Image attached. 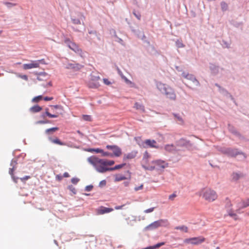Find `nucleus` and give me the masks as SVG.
Instances as JSON below:
<instances>
[{
	"mask_svg": "<svg viewBox=\"0 0 249 249\" xmlns=\"http://www.w3.org/2000/svg\"><path fill=\"white\" fill-rule=\"evenodd\" d=\"M127 178H129V179L130 178V175L129 176V178H126L125 177H124V176H123L122 175H116L115 176V181H121V180H124V179H127Z\"/></svg>",
	"mask_w": 249,
	"mask_h": 249,
	"instance_id": "22",
	"label": "nucleus"
},
{
	"mask_svg": "<svg viewBox=\"0 0 249 249\" xmlns=\"http://www.w3.org/2000/svg\"><path fill=\"white\" fill-rule=\"evenodd\" d=\"M99 86V84H95L94 87L97 88Z\"/></svg>",
	"mask_w": 249,
	"mask_h": 249,
	"instance_id": "61",
	"label": "nucleus"
},
{
	"mask_svg": "<svg viewBox=\"0 0 249 249\" xmlns=\"http://www.w3.org/2000/svg\"><path fill=\"white\" fill-rule=\"evenodd\" d=\"M144 143L146 146L152 148H157L158 146L156 145L157 142L156 141L152 140H146L144 142Z\"/></svg>",
	"mask_w": 249,
	"mask_h": 249,
	"instance_id": "17",
	"label": "nucleus"
},
{
	"mask_svg": "<svg viewBox=\"0 0 249 249\" xmlns=\"http://www.w3.org/2000/svg\"><path fill=\"white\" fill-rule=\"evenodd\" d=\"M176 44L178 48H182L184 46L183 43L178 40L176 42Z\"/></svg>",
	"mask_w": 249,
	"mask_h": 249,
	"instance_id": "38",
	"label": "nucleus"
},
{
	"mask_svg": "<svg viewBox=\"0 0 249 249\" xmlns=\"http://www.w3.org/2000/svg\"><path fill=\"white\" fill-rule=\"evenodd\" d=\"M134 107L137 110H139L142 112L145 111L144 107L142 104H140L138 102H136L134 104Z\"/></svg>",
	"mask_w": 249,
	"mask_h": 249,
	"instance_id": "20",
	"label": "nucleus"
},
{
	"mask_svg": "<svg viewBox=\"0 0 249 249\" xmlns=\"http://www.w3.org/2000/svg\"><path fill=\"white\" fill-rule=\"evenodd\" d=\"M40 61L41 60L31 61L30 63L24 64L23 65V68L24 70H28L33 68H38L39 66V63Z\"/></svg>",
	"mask_w": 249,
	"mask_h": 249,
	"instance_id": "10",
	"label": "nucleus"
},
{
	"mask_svg": "<svg viewBox=\"0 0 249 249\" xmlns=\"http://www.w3.org/2000/svg\"><path fill=\"white\" fill-rule=\"evenodd\" d=\"M30 178H31L30 176H25V177H24L23 178H20V179L22 181H24L25 180H27L29 179Z\"/></svg>",
	"mask_w": 249,
	"mask_h": 249,
	"instance_id": "43",
	"label": "nucleus"
},
{
	"mask_svg": "<svg viewBox=\"0 0 249 249\" xmlns=\"http://www.w3.org/2000/svg\"><path fill=\"white\" fill-rule=\"evenodd\" d=\"M49 140L50 141H51L52 143L58 144L60 145H65V143L61 142L58 138H55V139H53L52 137H49Z\"/></svg>",
	"mask_w": 249,
	"mask_h": 249,
	"instance_id": "19",
	"label": "nucleus"
},
{
	"mask_svg": "<svg viewBox=\"0 0 249 249\" xmlns=\"http://www.w3.org/2000/svg\"><path fill=\"white\" fill-rule=\"evenodd\" d=\"M143 185L142 184L141 185H140L139 186H138V187H135L134 188V190L135 191H138L139 190H142L143 189Z\"/></svg>",
	"mask_w": 249,
	"mask_h": 249,
	"instance_id": "41",
	"label": "nucleus"
},
{
	"mask_svg": "<svg viewBox=\"0 0 249 249\" xmlns=\"http://www.w3.org/2000/svg\"><path fill=\"white\" fill-rule=\"evenodd\" d=\"M106 185V181L105 180H102L99 183V186L102 187Z\"/></svg>",
	"mask_w": 249,
	"mask_h": 249,
	"instance_id": "45",
	"label": "nucleus"
},
{
	"mask_svg": "<svg viewBox=\"0 0 249 249\" xmlns=\"http://www.w3.org/2000/svg\"><path fill=\"white\" fill-rule=\"evenodd\" d=\"M103 81L104 83L107 85H109L111 84L110 82L107 79H103Z\"/></svg>",
	"mask_w": 249,
	"mask_h": 249,
	"instance_id": "47",
	"label": "nucleus"
},
{
	"mask_svg": "<svg viewBox=\"0 0 249 249\" xmlns=\"http://www.w3.org/2000/svg\"><path fill=\"white\" fill-rule=\"evenodd\" d=\"M200 196L209 202L215 200L218 197L216 192L210 188L202 189L200 192Z\"/></svg>",
	"mask_w": 249,
	"mask_h": 249,
	"instance_id": "3",
	"label": "nucleus"
},
{
	"mask_svg": "<svg viewBox=\"0 0 249 249\" xmlns=\"http://www.w3.org/2000/svg\"><path fill=\"white\" fill-rule=\"evenodd\" d=\"M176 230H179L184 232H188V228L187 226L183 225L181 226H177L175 228Z\"/></svg>",
	"mask_w": 249,
	"mask_h": 249,
	"instance_id": "24",
	"label": "nucleus"
},
{
	"mask_svg": "<svg viewBox=\"0 0 249 249\" xmlns=\"http://www.w3.org/2000/svg\"><path fill=\"white\" fill-rule=\"evenodd\" d=\"M48 123L47 121H38L36 123L37 124H46V123Z\"/></svg>",
	"mask_w": 249,
	"mask_h": 249,
	"instance_id": "54",
	"label": "nucleus"
},
{
	"mask_svg": "<svg viewBox=\"0 0 249 249\" xmlns=\"http://www.w3.org/2000/svg\"><path fill=\"white\" fill-rule=\"evenodd\" d=\"M88 161L98 172L105 173L109 171V168L106 166V160L99 159L96 156H91L88 159Z\"/></svg>",
	"mask_w": 249,
	"mask_h": 249,
	"instance_id": "1",
	"label": "nucleus"
},
{
	"mask_svg": "<svg viewBox=\"0 0 249 249\" xmlns=\"http://www.w3.org/2000/svg\"><path fill=\"white\" fill-rule=\"evenodd\" d=\"M106 166H111L114 164V161L106 160Z\"/></svg>",
	"mask_w": 249,
	"mask_h": 249,
	"instance_id": "35",
	"label": "nucleus"
},
{
	"mask_svg": "<svg viewBox=\"0 0 249 249\" xmlns=\"http://www.w3.org/2000/svg\"><path fill=\"white\" fill-rule=\"evenodd\" d=\"M82 118L84 120L86 121H91L92 118L91 116L88 115H83L82 116Z\"/></svg>",
	"mask_w": 249,
	"mask_h": 249,
	"instance_id": "31",
	"label": "nucleus"
},
{
	"mask_svg": "<svg viewBox=\"0 0 249 249\" xmlns=\"http://www.w3.org/2000/svg\"><path fill=\"white\" fill-rule=\"evenodd\" d=\"M164 244H165L164 242H160V243H158L154 246L142 248V249H156L159 248L160 247L164 245Z\"/></svg>",
	"mask_w": 249,
	"mask_h": 249,
	"instance_id": "21",
	"label": "nucleus"
},
{
	"mask_svg": "<svg viewBox=\"0 0 249 249\" xmlns=\"http://www.w3.org/2000/svg\"><path fill=\"white\" fill-rule=\"evenodd\" d=\"M234 204L236 206V209L234 210L235 213H240V211L241 209L245 208V205H244L243 200L238 197L236 198L234 201Z\"/></svg>",
	"mask_w": 249,
	"mask_h": 249,
	"instance_id": "9",
	"label": "nucleus"
},
{
	"mask_svg": "<svg viewBox=\"0 0 249 249\" xmlns=\"http://www.w3.org/2000/svg\"><path fill=\"white\" fill-rule=\"evenodd\" d=\"M42 110V107L38 105H36L30 108V110L34 113L39 112Z\"/></svg>",
	"mask_w": 249,
	"mask_h": 249,
	"instance_id": "23",
	"label": "nucleus"
},
{
	"mask_svg": "<svg viewBox=\"0 0 249 249\" xmlns=\"http://www.w3.org/2000/svg\"><path fill=\"white\" fill-rule=\"evenodd\" d=\"M125 165V163H123L121 164L117 165H115L113 167L109 168V171H113V170H118V169H120L123 168Z\"/></svg>",
	"mask_w": 249,
	"mask_h": 249,
	"instance_id": "25",
	"label": "nucleus"
},
{
	"mask_svg": "<svg viewBox=\"0 0 249 249\" xmlns=\"http://www.w3.org/2000/svg\"><path fill=\"white\" fill-rule=\"evenodd\" d=\"M2 31H0V35L1 34Z\"/></svg>",
	"mask_w": 249,
	"mask_h": 249,
	"instance_id": "64",
	"label": "nucleus"
},
{
	"mask_svg": "<svg viewBox=\"0 0 249 249\" xmlns=\"http://www.w3.org/2000/svg\"><path fill=\"white\" fill-rule=\"evenodd\" d=\"M124 206V205H121V206H116V207H115V209L116 210H120V209H122Z\"/></svg>",
	"mask_w": 249,
	"mask_h": 249,
	"instance_id": "52",
	"label": "nucleus"
},
{
	"mask_svg": "<svg viewBox=\"0 0 249 249\" xmlns=\"http://www.w3.org/2000/svg\"><path fill=\"white\" fill-rule=\"evenodd\" d=\"M93 188V186H91V185H89V186H87L86 187V190L87 191H90L91 190V189H92Z\"/></svg>",
	"mask_w": 249,
	"mask_h": 249,
	"instance_id": "49",
	"label": "nucleus"
},
{
	"mask_svg": "<svg viewBox=\"0 0 249 249\" xmlns=\"http://www.w3.org/2000/svg\"><path fill=\"white\" fill-rule=\"evenodd\" d=\"M174 116L177 119L178 121L180 122V124H182L183 123V119L181 117L178 116L177 115H174Z\"/></svg>",
	"mask_w": 249,
	"mask_h": 249,
	"instance_id": "40",
	"label": "nucleus"
},
{
	"mask_svg": "<svg viewBox=\"0 0 249 249\" xmlns=\"http://www.w3.org/2000/svg\"><path fill=\"white\" fill-rule=\"evenodd\" d=\"M205 238L202 236H199L196 237H193L185 239L184 242L186 244H190L192 245H199L204 242Z\"/></svg>",
	"mask_w": 249,
	"mask_h": 249,
	"instance_id": "7",
	"label": "nucleus"
},
{
	"mask_svg": "<svg viewBox=\"0 0 249 249\" xmlns=\"http://www.w3.org/2000/svg\"><path fill=\"white\" fill-rule=\"evenodd\" d=\"M177 195L175 193L169 196L168 199L170 201H174L175 198L177 197Z\"/></svg>",
	"mask_w": 249,
	"mask_h": 249,
	"instance_id": "34",
	"label": "nucleus"
},
{
	"mask_svg": "<svg viewBox=\"0 0 249 249\" xmlns=\"http://www.w3.org/2000/svg\"><path fill=\"white\" fill-rule=\"evenodd\" d=\"M225 207L226 209L228 215L232 218L234 220H239V217L235 213L234 210L232 208V204L229 198H226L225 200Z\"/></svg>",
	"mask_w": 249,
	"mask_h": 249,
	"instance_id": "5",
	"label": "nucleus"
},
{
	"mask_svg": "<svg viewBox=\"0 0 249 249\" xmlns=\"http://www.w3.org/2000/svg\"><path fill=\"white\" fill-rule=\"evenodd\" d=\"M69 176H70V175H69V173L67 172H65L64 173L63 177L68 178V177H69Z\"/></svg>",
	"mask_w": 249,
	"mask_h": 249,
	"instance_id": "53",
	"label": "nucleus"
},
{
	"mask_svg": "<svg viewBox=\"0 0 249 249\" xmlns=\"http://www.w3.org/2000/svg\"><path fill=\"white\" fill-rule=\"evenodd\" d=\"M154 209H155L154 207L150 208H149L148 209L144 210V212L145 213H150L152 212L154 210Z\"/></svg>",
	"mask_w": 249,
	"mask_h": 249,
	"instance_id": "42",
	"label": "nucleus"
},
{
	"mask_svg": "<svg viewBox=\"0 0 249 249\" xmlns=\"http://www.w3.org/2000/svg\"><path fill=\"white\" fill-rule=\"evenodd\" d=\"M106 148L107 149L111 150L113 151V156L116 157H120L122 155V151L121 148L117 145H107Z\"/></svg>",
	"mask_w": 249,
	"mask_h": 249,
	"instance_id": "8",
	"label": "nucleus"
},
{
	"mask_svg": "<svg viewBox=\"0 0 249 249\" xmlns=\"http://www.w3.org/2000/svg\"><path fill=\"white\" fill-rule=\"evenodd\" d=\"M63 178V176H62L61 175H58L56 176V178L59 180V181H60L62 180Z\"/></svg>",
	"mask_w": 249,
	"mask_h": 249,
	"instance_id": "50",
	"label": "nucleus"
},
{
	"mask_svg": "<svg viewBox=\"0 0 249 249\" xmlns=\"http://www.w3.org/2000/svg\"><path fill=\"white\" fill-rule=\"evenodd\" d=\"M48 85L50 86H52V84L50 82L48 83Z\"/></svg>",
	"mask_w": 249,
	"mask_h": 249,
	"instance_id": "62",
	"label": "nucleus"
},
{
	"mask_svg": "<svg viewBox=\"0 0 249 249\" xmlns=\"http://www.w3.org/2000/svg\"><path fill=\"white\" fill-rule=\"evenodd\" d=\"M152 165H144V169L150 171L154 169L162 171L168 166V163L161 160H153L152 161Z\"/></svg>",
	"mask_w": 249,
	"mask_h": 249,
	"instance_id": "4",
	"label": "nucleus"
},
{
	"mask_svg": "<svg viewBox=\"0 0 249 249\" xmlns=\"http://www.w3.org/2000/svg\"><path fill=\"white\" fill-rule=\"evenodd\" d=\"M42 99V96L41 95H39V96L34 97L32 101L34 102H39V101H40Z\"/></svg>",
	"mask_w": 249,
	"mask_h": 249,
	"instance_id": "33",
	"label": "nucleus"
},
{
	"mask_svg": "<svg viewBox=\"0 0 249 249\" xmlns=\"http://www.w3.org/2000/svg\"><path fill=\"white\" fill-rule=\"evenodd\" d=\"M224 153L231 157H235L237 155L240 154V152L237 150V149L230 148L226 149Z\"/></svg>",
	"mask_w": 249,
	"mask_h": 249,
	"instance_id": "13",
	"label": "nucleus"
},
{
	"mask_svg": "<svg viewBox=\"0 0 249 249\" xmlns=\"http://www.w3.org/2000/svg\"><path fill=\"white\" fill-rule=\"evenodd\" d=\"M65 42L66 43L68 44H68H69L70 43H71V42H70V40H69V39H65Z\"/></svg>",
	"mask_w": 249,
	"mask_h": 249,
	"instance_id": "57",
	"label": "nucleus"
},
{
	"mask_svg": "<svg viewBox=\"0 0 249 249\" xmlns=\"http://www.w3.org/2000/svg\"><path fill=\"white\" fill-rule=\"evenodd\" d=\"M58 127H52L49 129H47L45 130V133L47 134H50L54 132L55 131L58 130Z\"/></svg>",
	"mask_w": 249,
	"mask_h": 249,
	"instance_id": "26",
	"label": "nucleus"
},
{
	"mask_svg": "<svg viewBox=\"0 0 249 249\" xmlns=\"http://www.w3.org/2000/svg\"><path fill=\"white\" fill-rule=\"evenodd\" d=\"M5 4L6 5H7L8 6H10L11 5H13V4H12L11 3H9V2H6Z\"/></svg>",
	"mask_w": 249,
	"mask_h": 249,
	"instance_id": "58",
	"label": "nucleus"
},
{
	"mask_svg": "<svg viewBox=\"0 0 249 249\" xmlns=\"http://www.w3.org/2000/svg\"><path fill=\"white\" fill-rule=\"evenodd\" d=\"M44 100L46 101H51L53 99V97H44Z\"/></svg>",
	"mask_w": 249,
	"mask_h": 249,
	"instance_id": "48",
	"label": "nucleus"
},
{
	"mask_svg": "<svg viewBox=\"0 0 249 249\" xmlns=\"http://www.w3.org/2000/svg\"><path fill=\"white\" fill-rule=\"evenodd\" d=\"M137 153V152L136 151H131L130 153L124 154V155L123 159L124 160L133 159L136 157Z\"/></svg>",
	"mask_w": 249,
	"mask_h": 249,
	"instance_id": "16",
	"label": "nucleus"
},
{
	"mask_svg": "<svg viewBox=\"0 0 249 249\" xmlns=\"http://www.w3.org/2000/svg\"><path fill=\"white\" fill-rule=\"evenodd\" d=\"M243 202L244 205H245V208L249 206V198L245 200H243Z\"/></svg>",
	"mask_w": 249,
	"mask_h": 249,
	"instance_id": "37",
	"label": "nucleus"
},
{
	"mask_svg": "<svg viewBox=\"0 0 249 249\" xmlns=\"http://www.w3.org/2000/svg\"><path fill=\"white\" fill-rule=\"evenodd\" d=\"M216 249H220L219 247H217Z\"/></svg>",
	"mask_w": 249,
	"mask_h": 249,
	"instance_id": "63",
	"label": "nucleus"
},
{
	"mask_svg": "<svg viewBox=\"0 0 249 249\" xmlns=\"http://www.w3.org/2000/svg\"><path fill=\"white\" fill-rule=\"evenodd\" d=\"M103 156L104 157H112L113 154L108 152H105L103 150V152L101 153Z\"/></svg>",
	"mask_w": 249,
	"mask_h": 249,
	"instance_id": "32",
	"label": "nucleus"
},
{
	"mask_svg": "<svg viewBox=\"0 0 249 249\" xmlns=\"http://www.w3.org/2000/svg\"><path fill=\"white\" fill-rule=\"evenodd\" d=\"M134 14L138 19H139V20L140 19V18H141L140 15H137L136 13H134Z\"/></svg>",
	"mask_w": 249,
	"mask_h": 249,
	"instance_id": "56",
	"label": "nucleus"
},
{
	"mask_svg": "<svg viewBox=\"0 0 249 249\" xmlns=\"http://www.w3.org/2000/svg\"><path fill=\"white\" fill-rule=\"evenodd\" d=\"M83 66L78 63H68L66 65V69L72 70L73 71H77L80 70L82 68H83Z\"/></svg>",
	"mask_w": 249,
	"mask_h": 249,
	"instance_id": "11",
	"label": "nucleus"
},
{
	"mask_svg": "<svg viewBox=\"0 0 249 249\" xmlns=\"http://www.w3.org/2000/svg\"><path fill=\"white\" fill-rule=\"evenodd\" d=\"M68 47L72 51L75 52V53L81 54L82 53V50L79 48L78 46L76 45L75 43L71 42L68 44Z\"/></svg>",
	"mask_w": 249,
	"mask_h": 249,
	"instance_id": "15",
	"label": "nucleus"
},
{
	"mask_svg": "<svg viewBox=\"0 0 249 249\" xmlns=\"http://www.w3.org/2000/svg\"><path fill=\"white\" fill-rule=\"evenodd\" d=\"M88 152H95L96 153H101L103 152V150L100 148H90L88 150Z\"/></svg>",
	"mask_w": 249,
	"mask_h": 249,
	"instance_id": "27",
	"label": "nucleus"
},
{
	"mask_svg": "<svg viewBox=\"0 0 249 249\" xmlns=\"http://www.w3.org/2000/svg\"><path fill=\"white\" fill-rule=\"evenodd\" d=\"M15 170V168L14 167H13L12 168H10L9 169V173L11 175V176H12L14 181L15 182H17V179H18V178H15L14 176V171Z\"/></svg>",
	"mask_w": 249,
	"mask_h": 249,
	"instance_id": "29",
	"label": "nucleus"
},
{
	"mask_svg": "<svg viewBox=\"0 0 249 249\" xmlns=\"http://www.w3.org/2000/svg\"><path fill=\"white\" fill-rule=\"evenodd\" d=\"M71 191L73 193H75V189L74 188H72V189H71Z\"/></svg>",
	"mask_w": 249,
	"mask_h": 249,
	"instance_id": "59",
	"label": "nucleus"
},
{
	"mask_svg": "<svg viewBox=\"0 0 249 249\" xmlns=\"http://www.w3.org/2000/svg\"><path fill=\"white\" fill-rule=\"evenodd\" d=\"M45 113L50 118H56L58 116L57 114H52L49 113V109L47 108L45 109Z\"/></svg>",
	"mask_w": 249,
	"mask_h": 249,
	"instance_id": "28",
	"label": "nucleus"
},
{
	"mask_svg": "<svg viewBox=\"0 0 249 249\" xmlns=\"http://www.w3.org/2000/svg\"><path fill=\"white\" fill-rule=\"evenodd\" d=\"M79 181V179L77 178H72L71 181L73 184H76Z\"/></svg>",
	"mask_w": 249,
	"mask_h": 249,
	"instance_id": "44",
	"label": "nucleus"
},
{
	"mask_svg": "<svg viewBox=\"0 0 249 249\" xmlns=\"http://www.w3.org/2000/svg\"><path fill=\"white\" fill-rule=\"evenodd\" d=\"M150 158V155L147 152H145L144 154L143 157L142 159H144V160H146V159H149Z\"/></svg>",
	"mask_w": 249,
	"mask_h": 249,
	"instance_id": "46",
	"label": "nucleus"
},
{
	"mask_svg": "<svg viewBox=\"0 0 249 249\" xmlns=\"http://www.w3.org/2000/svg\"><path fill=\"white\" fill-rule=\"evenodd\" d=\"M77 132L80 135H83V134L79 130H77Z\"/></svg>",
	"mask_w": 249,
	"mask_h": 249,
	"instance_id": "60",
	"label": "nucleus"
},
{
	"mask_svg": "<svg viewBox=\"0 0 249 249\" xmlns=\"http://www.w3.org/2000/svg\"><path fill=\"white\" fill-rule=\"evenodd\" d=\"M148 159H146V160H144V159H142V166L143 168H144V165H149V164H148Z\"/></svg>",
	"mask_w": 249,
	"mask_h": 249,
	"instance_id": "36",
	"label": "nucleus"
},
{
	"mask_svg": "<svg viewBox=\"0 0 249 249\" xmlns=\"http://www.w3.org/2000/svg\"><path fill=\"white\" fill-rule=\"evenodd\" d=\"M182 76L186 79H187L188 80H190L192 81L195 85L197 86L199 85V82L195 78L194 76L192 74H190L189 73H187L186 72H183L182 73Z\"/></svg>",
	"mask_w": 249,
	"mask_h": 249,
	"instance_id": "12",
	"label": "nucleus"
},
{
	"mask_svg": "<svg viewBox=\"0 0 249 249\" xmlns=\"http://www.w3.org/2000/svg\"><path fill=\"white\" fill-rule=\"evenodd\" d=\"M21 78L25 80H28V77L27 75H24L23 76H21Z\"/></svg>",
	"mask_w": 249,
	"mask_h": 249,
	"instance_id": "55",
	"label": "nucleus"
},
{
	"mask_svg": "<svg viewBox=\"0 0 249 249\" xmlns=\"http://www.w3.org/2000/svg\"><path fill=\"white\" fill-rule=\"evenodd\" d=\"M221 7H222V9L223 10H225L227 9V7H228V5L227 4L225 3V2H222L221 3Z\"/></svg>",
	"mask_w": 249,
	"mask_h": 249,
	"instance_id": "39",
	"label": "nucleus"
},
{
	"mask_svg": "<svg viewBox=\"0 0 249 249\" xmlns=\"http://www.w3.org/2000/svg\"><path fill=\"white\" fill-rule=\"evenodd\" d=\"M168 224V220L161 219L151 223L149 225L147 226L145 228V229L147 231H151L160 227L166 226Z\"/></svg>",
	"mask_w": 249,
	"mask_h": 249,
	"instance_id": "6",
	"label": "nucleus"
},
{
	"mask_svg": "<svg viewBox=\"0 0 249 249\" xmlns=\"http://www.w3.org/2000/svg\"><path fill=\"white\" fill-rule=\"evenodd\" d=\"M241 177V175L240 174L236 173H234L232 175V178L234 180H237L240 178Z\"/></svg>",
	"mask_w": 249,
	"mask_h": 249,
	"instance_id": "30",
	"label": "nucleus"
},
{
	"mask_svg": "<svg viewBox=\"0 0 249 249\" xmlns=\"http://www.w3.org/2000/svg\"><path fill=\"white\" fill-rule=\"evenodd\" d=\"M164 150L168 152H172L176 151V147L173 144H166L164 147Z\"/></svg>",
	"mask_w": 249,
	"mask_h": 249,
	"instance_id": "18",
	"label": "nucleus"
},
{
	"mask_svg": "<svg viewBox=\"0 0 249 249\" xmlns=\"http://www.w3.org/2000/svg\"><path fill=\"white\" fill-rule=\"evenodd\" d=\"M53 107H54L56 109H62V107L61 106H58V105H55L53 106Z\"/></svg>",
	"mask_w": 249,
	"mask_h": 249,
	"instance_id": "51",
	"label": "nucleus"
},
{
	"mask_svg": "<svg viewBox=\"0 0 249 249\" xmlns=\"http://www.w3.org/2000/svg\"><path fill=\"white\" fill-rule=\"evenodd\" d=\"M156 86L158 89L164 93L167 98L173 101L176 100V95L173 89L160 82H157Z\"/></svg>",
	"mask_w": 249,
	"mask_h": 249,
	"instance_id": "2",
	"label": "nucleus"
},
{
	"mask_svg": "<svg viewBox=\"0 0 249 249\" xmlns=\"http://www.w3.org/2000/svg\"><path fill=\"white\" fill-rule=\"evenodd\" d=\"M113 211V209L112 208L101 206L97 209V212L98 214H103L106 213L111 212Z\"/></svg>",
	"mask_w": 249,
	"mask_h": 249,
	"instance_id": "14",
	"label": "nucleus"
}]
</instances>
